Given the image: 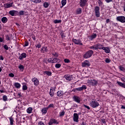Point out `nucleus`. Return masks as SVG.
<instances>
[{"mask_svg":"<svg viewBox=\"0 0 125 125\" xmlns=\"http://www.w3.org/2000/svg\"><path fill=\"white\" fill-rule=\"evenodd\" d=\"M123 8H124V10L125 12V4L123 6Z\"/></svg>","mask_w":125,"mask_h":125,"instance_id":"774afa93","label":"nucleus"},{"mask_svg":"<svg viewBox=\"0 0 125 125\" xmlns=\"http://www.w3.org/2000/svg\"><path fill=\"white\" fill-rule=\"evenodd\" d=\"M90 83L93 86H96V85H97V83H98V81L95 79L91 80L90 81Z\"/></svg>","mask_w":125,"mask_h":125,"instance_id":"1a4fd4ad","label":"nucleus"},{"mask_svg":"<svg viewBox=\"0 0 125 125\" xmlns=\"http://www.w3.org/2000/svg\"><path fill=\"white\" fill-rule=\"evenodd\" d=\"M95 50H97V49H103V45L100 44V43H97V44H95Z\"/></svg>","mask_w":125,"mask_h":125,"instance_id":"2eb2a0df","label":"nucleus"},{"mask_svg":"<svg viewBox=\"0 0 125 125\" xmlns=\"http://www.w3.org/2000/svg\"><path fill=\"white\" fill-rule=\"evenodd\" d=\"M3 48L6 49V50H8V46L7 45H5L3 46Z\"/></svg>","mask_w":125,"mask_h":125,"instance_id":"8fccbe9b","label":"nucleus"},{"mask_svg":"<svg viewBox=\"0 0 125 125\" xmlns=\"http://www.w3.org/2000/svg\"><path fill=\"white\" fill-rule=\"evenodd\" d=\"M6 40L7 41H10V38L9 37V36L8 35L6 36Z\"/></svg>","mask_w":125,"mask_h":125,"instance_id":"052dcab7","label":"nucleus"},{"mask_svg":"<svg viewBox=\"0 0 125 125\" xmlns=\"http://www.w3.org/2000/svg\"><path fill=\"white\" fill-rule=\"evenodd\" d=\"M53 124H56L57 125H58L59 123L55 119H50L48 123V125H53Z\"/></svg>","mask_w":125,"mask_h":125,"instance_id":"4468645a","label":"nucleus"},{"mask_svg":"<svg viewBox=\"0 0 125 125\" xmlns=\"http://www.w3.org/2000/svg\"><path fill=\"white\" fill-rule=\"evenodd\" d=\"M65 63H70V60L68 59H65L64 60Z\"/></svg>","mask_w":125,"mask_h":125,"instance_id":"c03bdc74","label":"nucleus"},{"mask_svg":"<svg viewBox=\"0 0 125 125\" xmlns=\"http://www.w3.org/2000/svg\"><path fill=\"white\" fill-rule=\"evenodd\" d=\"M48 63H60L61 61L57 58H49L47 60Z\"/></svg>","mask_w":125,"mask_h":125,"instance_id":"f03ea898","label":"nucleus"},{"mask_svg":"<svg viewBox=\"0 0 125 125\" xmlns=\"http://www.w3.org/2000/svg\"><path fill=\"white\" fill-rule=\"evenodd\" d=\"M90 106L92 108H97L98 106H100V104H99V103L97 102V101L94 100H92V101L90 103Z\"/></svg>","mask_w":125,"mask_h":125,"instance_id":"7ed1b4c3","label":"nucleus"},{"mask_svg":"<svg viewBox=\"0 0 125 125\" xmlns=\"http://www.w3.org/2000/svg\"><path fill=\"white\" fill-rule=\"evenodd\" d=\"M82 67L83 68L89 67L90 66V62L88 60H85L84 62L82 63Z\"/></svg>","mask_w":125,"mask_h":125,"instance_id":"39448f33","label":"nucleus"},{"mask_svg":"<svg viewBox=\"0 0 125 125\" xmlns=\"http://www.w3.org/2000/svg\"><path fill=\"white\" fill-rule=\"evenodd\" d=\"M105 62L106 63H110V62H111V60L108 59V58H106L105 60Z\"/></svg>","mask_w":125,"mask_h":125,"instance_id":"37998d69","label":"nucleus"},{"mask_svg":"<svg viewBox=\"0 0 125 125\" xmlns=\"http://www.w3.org/2000/svg\"><path fill=\"white\" fill-rule=\"evenodd\" d=\"M95 47H96L95 44L94 45L90 46L89 48H90V49H95Z\"/></svg>","mask_w":125,"mask_h":125,"instance_id":"49530a36","label":"nucleus"},{"mask_svg":"<svg viewBox=\"0 0 125 125\" xmlns=\"http://www.w3.org/2000/svg\"><path fill=\"white\" fill-rule=\"evenodd\" d=\"M13 4V2L10 3H6L4 4V7H5V8H9V7H12Z\"/></svg>","mask_w":125,"mask_h":125,"instance_id":"aec40b11","label":"nucleus"},{"mask_svg":"<svg viewBox=\"0 0 125 125\" xmlns=\"http://www.w3.org/2000/svg\"><path fill=\"white\" fill-rule=\"evenodd\" d=\"M47 110H48V108L47 107L43 108L42 110V114H46V113H47Z\"/></svg>","mask_w":125,"mask_h":125,"instance_id":"b1692460","label":"nucleus"},{"mask_svg":"<svg viewBox=\"0 0 125 125\" xmlns=\"http://www.w3.org/2000/svg\"><path fill=\"white\" fill-rule=\"evenodd\" d=\"M28 45H29V42H25L24 43V46H28Z\"/></svg>","mask_w":125,"mask_h":125,"instance_id":"603ef678","label":"nucleus"},{"mask_svg":"<svg viewBox=\"0 0 125 125\" xmlns=\"http://www.w3.org/2000/svg\"><path fill=\"white\" fill-rule=\"evenodd\" d=\"M36 47H38V48H41V44H38L37 45H36Z\"/></svg>","mask_w":125,"mask_h":125,"instance_id":"13d9d810","label":"nucleus"},{"mask_svg":"<svg viewBox=\"0 0 125 125\" xmlns=\"http://www.w3.org/2000/svg\"><path fill=\"white\" fill-rule=\"evenodd\" d=\"M98 2L99 5H102L103 2H102V1H101V0H98Z\"/></svg>","mask_w":125,"mask_h":125,"instance_id":"5fc2aeb1","label":"nucleus"},{"mask_svg":"<svg viewBox=\"0 0 125 125\" xmlns=\"http://www.w3.org/2000/svg\"><path fill=\"white\" fill-rule=\"evenodd\" d=\"M61 36L62 38H65L66 37L65 35H64V33H61Z\"/></svg>","mask_w":125,"mask_h":125,"instance_id":"6e6d98bb","label":"nucleus"},{"mask_svg":"<svg viewBox=\"0 0 125 125\" xmlns=\"http://www.w3.org/2000/svg\"><path fill=\"white\" fill-rule=\"evenodd\" d=\"M82 12V8H79L77 9L76 13L77 14H81Z\"/></svg>","mask_w":125,"mask_h":125,"instance_id":"c756f323","label":"nucleus"},{"mask_svg":"<svg viewBox=\"0 0 125 125\" xmlns=\"http://www.w3.org/2000/svg\"><path fill=\"white\" fill-rule=\"evenodd\" d=\"M32 83H34V85H35V86H38L40 83V81H39V80L37 79V78H32Z\"/></svg>","mask_w":125,"mask_h":125,"instance_id":"6e6552de","label":"nucleus"},{"mask_svg":"<svg viewBox=\"0 0 125 125\" xmlns=\"http://www.w3.org/2000/svg\"><path fill=\"white\" fill-rule=\"evenodd\" d=\"M87 87H86V85H82V87H80L79 88H76L75 89H74L73 90V91H74V92H76L77 90H78V91H82L84 89H86Z\"/></svg>","mask_w":125,"mask_h":125,"instance_id":"20e7f679","label":"nucleus"},{"mask_svg":"<svg viewBox=\"0 0 125 125\" xmlns=\"http://www.w3.org/2000/svg\"><path fill=\"white\" fill-rule=\"evenodd\" d=\"M121 109H125V105H122Z\"/></svg>","mask_w":125,"mask_h":125,"instance_id":"338daca9","label":"nucleus"},{"mask_svg":"<svg viewBox=\"0 0 125 125\" xmlns=\"http://www.w3.org/2000/svg\"><path fill=\"white\" fill-rule=\"evenodd\" d=\"M122 82H124V83H125V78H122Z\"/></svg>","mask_w":125,"mask_h":125,"instance_id":"69168bd1","label":"nucleus"},{"mask_svg":"<svg viewBox=\"0 0 125 125\" xmlns=\"http://www.w3.org/2000/svg\"><path fill=\"white\" fill-rule=\"evenodd\" d=\"M47 47H43L41 49V51H42V52H47Z\"/></svg>","mask_w":125,"mask_h":125,"instance_id":"cd10ccee","label":"nucleus"},{"mask_svg":"<svg viewBox=\"0 0 125 125\" xmlns=\"http://www.w3.org/2000/svg\"><path fill=\"white\" fill-rule=\"evenodd\" d=\"M72 41L75 44L83 45V43H82V41H81V40L73 39Z\"/></svg>","mask_w":125,"mask_h":125,"instance_id":"9b49d317","label":"nucleus"},{"mask_svg":"<svg viewBox=\"0 0 125 125\" xmlns=\"http://www.w3.org/2000/svg\"><path fill=\"white\" fill-rule=\"evenodd\" d=\"M31 1L33 2H35V3H40L42 2V0H30Z\"/></svg>","mask_w":125,"mask_h":125,"instance_id":"473e14b6","label":"nucleus"},{"mask_svg":"<svg viewBox=\"0 0 125 125\" xmlns=\"http://www.w3.org/2000/svg\"><path fill=\"white\" fill-rule=\"evenodd\" d=\"M117 83L118 85H120V86H121L122 87H123L124 88H125V84L122 83L120 82L119 81L117 82Z\"/></svg>","mask_w":125,"mask_h":125,"instance_id":"5701e85b","label":"nucleus"},{"mask_svg":"<svg viewBox=\"0 0 125 125\" xmlns=\"http://www.w3.org/2000/svg\"><path fill=\"white\" fill-rule=\"evenodd\" d=\"M120 71H122L123 72H125V69L123 66H120Z\"/></svg>","mask_w":125,"mask_h":125,"instance_id":"a18cd8bd","label":"nucleus"},{"mask_svg":"<svg viewBox=\"0 0 125 125\" xmlns=\"http://www.w3.org/2000/svg\"><path fill=\"white\" fill-rule=\"evenodd\" d=\"M64 115H65V111H64L60 113V117H63Z\"/></svg>","mask_w":125,"mask_h":125,"instance_id":"ea45409f","label":"nucleus"},{"mask_svg":"<svg viewBox=\"0 0 125 125\" xmlns=\"http://www.w3.org/2000/svg\"><path fill=\"white\" fill-rule=\"evenodd\" d=\"M83 107H84L85 108H86V109H87L88 110H90V107H89V106L85 104H83Z\"/></svg>","mask_w":125,"mask_h":125,"instance_id":"09e8293b","label":"nucleus"},{"mask_svg":"<svg viewBox=\"0 0 125 125\" xmlns=\"http://www.w3.org/2000/svg\"><path fill=\"white\" fill-rule=\"evenodd\" d=\"M49 94L51 97H52V96L54 95V92L53 91V89H51L50 90Z\"/></svg>","mask_w":125,"mask_h":125,"instance_id":"2f4dec72","label":"nucleus"},{"mask_svg":"<svg viewBox=\"0 0 125 125\" xmlns=\"http://www.w3.org/2000/svg\"><path fill=\"white\" fill-rule=\"evenodd\" d=\"M43 6L45 8H47V7L49 6V3H48V2H45L43 4Z\"/></svg>","mask_w":125,"mask_h":125,"instance_id":"f704fd0d","label":"nucleus"},{"mask_svg":"<svg viewBox=\"0 0 125 125\" xmlns=\"http://www.w3.org/2000/svg\"><path fill=\"white\" fill-rule=\"evenodd\" d=\"M109 22H110V19H107L106 20V23L107 24H108V23H109Z\"/></svg>","mask_w":125,"mask_h":125,"instance_id":"680f3d73","label":"nucleus"},{"mask_svg":"<svg viewBox=\"0 0 125 125\" xmlns=\"http://www.w3.org/2000/svg\"><path fill=\"white\" fill-rule=\"evenodd\" d=\"M73 121L76 123H79V115L78 114V113H74Z\"/></svg>","mask_w":125,"mask_h":125,"instance_id":"9d476101","label":"nucleus"},{"mask_svg":"<svg viewBox=\"0 0 125 125\" xmlns=\"http://www.w3.org/2000/svg\"><path fill=\"white\" fill-rule=\"evenodd\" d=\"M2 98H3V100L4 102L7 101V96L6 95L3 96Z\"/></svg>","mask_w":125,"mask_h":125,"instance_id":"4c0bfd02","label":"nucleus"},{"mask_svg":"<svg viewBox=\"0 0 125 125\" xmlns=\"http://www.w3.org/2000/svg\"><path fill=\"white\" fill-rule=\"evenodd\" d=\"M106 2L109 3V2H111V1H113V0H105Z\"/></svg>","mask_w":125,"mask_h":125,"instance_id":"bf43d9fd","label":"nucleus"},{"mask_svg":"<svg viewBox=\"0 0 125 125\" xmlns=\"http://www.w3.org/2000/svg\"><path fill=\"white\" fill-rule=\"evenodd\" d=\"M93 55V51H92V50H89L83 55V57L85 59H87L88 58H90Z\"/></svg>","mask_w":125,"mask_h":125,"instance_id":"f257e3e1","label":"nucleus"},{"mask_svg":"<svg viewBox=\"0 0 125 125\" xmlns=\"http://www.w3.org/2000/svg\"><path fill=\"white\" fill-rule=\"evenodd\" d=\"M53 107H54V104H50L47 108L48 109L49 108H53Z\"/></svg>","mask_w":125,"mask_h":125,"instance_id":"79ce46f5","label":"nucleus"},{"mask_svg":"<svg viewBox=\"0 0 125 125\" xmlns=\"http://www.w3.org/2000/svg\"><path fill=\"white\" fill-rule=\"evenodd\" d=\"M116 20L121 23H125V17L123 16L117 17Z\"/></svg>","mask_w":125,"mask_h":125,"instance_id":"423d86ee","label":"nucleus"},{"mask_svg":"<svg viewBox=\"0 0 125 125\" xmlns=\"http://www.w3.org/2000/svg\"><path fill=\"white\" fill-rule=\"evenodd\" d=\"M103 50H104L105 53H110V52L111 51L109 47H104V48H103Z\"/></svg>","mask_w":125,"mask_h":125,"instance_id":"6ab92c4d","label":"nucleus"},{"mask_svg":"<svg viewBox=\"0 0 125 125\" xmlns=\"http://www.w3.org/2000/svg\"><path fill=\"white\" fill-rule=\"evenodd\" d=\"M27 57V54L25 53H22L19 57V59L20 60H23L24 58H26Z\"/></svg>","mask_w":125,"mask_h":125,"instance_id":"dca6fc26","label":"nucleus"},{"mask_svg":"<svg viewBox=\"0 0 125 125\" xmlns=\"http://www.w3.org/2000/svg\"><path fill=\"white\" fill-rule=\"evenodd\" d=\"M10 120V125H13L14 123V120H13V118L11 117H9Z\"/></svg>","mask_w":125,"mask_h":125,"instance_id":"c85d7f7f","label":"nucleus"},{"mask_svg":"<svg viewBox=\"0 0 125 125\" xmlns=\"http://www.w3.org/2000/svg\"><path fill=\"white\" fill-rule=\"evenodd\" d=\"M15 13H18V11L15 10H11L9 12V14L11 15V16H15Z\"/></svg>","mask_w":125,"mask_h":125,"instance_id":"412c9836","label":"nucleus"},{"mask_svg":"<svg viewBox=\"0 0 125 125\" xmlns=\"http://www.w3.org/2000/svg\"><path fill=\"white\" fill-rule=\"evenodd\" d=\"M19 68L20 69V70H24V66L23 65H20L19 66Z\"/></svg>","mask_w":125,"mask_h":125,"instance_id":"de8ad7c7","label":"nucleus"},{"mask_svg":"<svg viewBox=\"0 0 125 125\" xmlns=\"http://www.w3.org/2000/svg\"><path fill=\"white\" fill-rule=\"evenodd\" d=\"M1 21L2 23L5 24V23H6L7 22V18L4 17L1 19Z\"/></svg>","mask_w":125,"mask_h":125,"instance_id":"bb28decb","label":"nucleus"},{"mask_svg":"<svg viewBox=\"0 0 125 125\" xmlns=\"http://www.w3.org/2000/svg\"><path fill=\"white\" fill-rule=\"evenodd\" d=\"M63 95H64V92L62 90L58 91L57 93V96L59 97H63Z\"/></svg>","mask_w":125,"mask_h":125,"instance_id":"a211bd4d","label":"nucleus"},{"mask_svg":"<svg viewBox=\"0 0 125 125\" xmlns=\"http://www.w3.org/2000/svg\"><path fill=\"white\" fill-rule=\"evenodd\" d=\"M61 67V63H56L55 64V67L57 68V69H59Z\"/></svg>","mask_w":125,"mask_h":125,"instance_id":"e433bc0d","label":"nucleus"},{"mask_svg":"<svg viewBox=\"0 0 125 125\" xmlns=\"http://www.w3.org/2000/svg\"><path fill=\"white\" fill-rule=\"evenodd\" d=\"M61 22H62V21H61V20H55L54 21V23H55V24H57V23H61Z\"/></svg>","mask_w":125,"mask_h":125,"instance_id":"c9c22d12","label":"nucleus"},{"mask_svg":"<svg viewBox=\"0 0 125 125\" xmlns=\"http://www.w3.org/2000/svg\"><path fill=\"white\" fill-rule=\"evenodd\" d=\"M67 3V0H62V6H64L66 3Z\"/></svg>","mask_w":125,"mask_h":125,"instance_id":"72a5a7b5","label":"nucleus"},{"mask_svg":"<svg viewBox=\"0 0 125 125\" xmlns=\"http://www.w3.org/2000/svg\"><path fill=\"white\" fill-rule=\"evenodd\" d=\"M14 85L16 88H20L21 87V84L19 83H15Z\"/></svg>","mask_w":125,"mask_h":125,"instance_id":"393cba45","label":"nucleus"},{"mask_svg":"<svg viewBox=\"0 0 125 125\" xmlns=\"http://www.w3.org/2000/svg\"><path fill=\"white\" fill-rule=\"evenodd\" d=\"M101 122L102 123H103V124H106V121H105V119H102Z\"/></svg>","mask_w":125,"mask_h":125,"instance_id":"4d7b16f0","label":"nucleus"},{"mask_svg":"<svg viewBox=\"0 0 125 125\" xmlns=\"http://www.w3.org/2000/svg\"><path fill=\"white\" fill-rule=\"evenodd\" d=\"M39 125H44V124H43L42 122H40L39 123Z\"/></svg>","mask_w":125,"mask_h":125,"instance_id":"e2e57ef3","label":"nucleus"},{"mask_svg":"<svg viewBox=\"0 0 125 125\" xmlns=\"http://www.w3.org/2000/svg\"><path fill=\"white\" fill-rule=\"evenodd\" d=\"M32 39L33 41H36V37L34 36H32Z\"/></svg>","mask_w":125,"mask_h":125,"instance_id":"0e129e2a","label":"nucleus"},{"mask_svg":"<svg viewBox=\"0 0 125 125\" xmlns=\"http://www.w3.org/2000/svg\"><path fill=\"white\" fill-rule=\"evenodd\" d=\"M100 8L99 6H96L95 8V12L96 17H100Z\"/></svg>","mask_w":125,"mask_h":125,"instance_id":"0eeeda50","label":"nucleus"},{"mask_svg":"<svg viewBox=\"0 0 125 125\" xmlns=\"http://www.w3.org/2000/svg\"><path fill=\"white\" fill-rule=\"evenodd\" d=\"M19 16H21V15H24V11H20L19 13Z\"/></svg>","mask_w":125,"mask_h":125,"instance_id":"a19ab883","label":"nucleus"},{"mask_svg":"<svg viewBox=\"0 0 125 125\" xmlns=\"http://www.w3.org/2000/svg\"><path fill=\"white\" fill-rule=\"evenodd\" d=\"M44 74L47 75V76H51L52 75V73L49 71H44Z\"/></svg>","mask_w":125,"mask_h":125,"instance_id":"a878e982","label":"nucleus"},{"mask_svg":"<svg viewBox=\"0 0 125 125\" xmlns=\"http://www.w3.org/2000/svg\"><path fill=\"white\" fill-rule=\"evenodd\" d=\"M63 78L66 80L67 82H70V81H72V80H73V77L69 75H64L63 76Z\"/></svg>","mask_w":125,"mask_h":125,"instance_id":"ddd939ff","label":"nucleus"},{"mask_svg":"<svg viewBox=\"0 0 125 125\" xmlns=\"http://www.w3.org/2000/svg\"><path fill=\"white\" fill-rule=\"evenodd\" d=\"M9 76L11 77V78H13V77H14V74L11 73L10 74H9Z\"/></svg>","mask_w":125,"mask_h":125,"instance_id":"3c124183","label":"nucleus"},{"mask_svg":"<svg viewBox=\"0 0 125 125\" xmlns=\"http://www.w3.org/2000/svg\"><path fill=\"white\" fill-rule=\"evenodd\" d=\"M96 37H97V34H96V33H94L91 36L89 37V39L90 40V41H92V40L95 39Z\"/></svg>","mask_w":125,"mask_h":125,"instance_id":"4be33fe9","label":"nucleus"},{"mask_svg":"<svg viewBox=\"0 0 125 125\" xmlns=\"http://www.w3.org/2000/svg\"><path fill=\"white\" fill-rule=\"evenodd\" d=\"M28 89V87L26 85H23L22 86V90H27Z\"/></svg>","mask_w":125,"mask_h":125,"instance_id":"58836bf2","label":"nucleus"},{"mask_svg":"<svg viewBox=\"0 0 125 125\" xmlns=\"http://www.w3.org/2000/svg\"><path fill=\"white\" fill-rule=\"evenodd\" d=\"M73 99L75 102H77V103H81V98L79 97H78L77 96H74L73 97Z\"/></svg>","mask_w":125,"mask_h":125,"instance_id":"f3484780","label":"nucleus"},{"mask_svg":"<svg viewBox=\"0 0 125 125\" xmlns=\"http://www.w3.org/2000/svg\"><path fill=\"white\" fill-rule=\"evenodd\" d=\"M32 111H33V108L32 107H29L27 108L26 112L28 114H31V113H32Z\"/></svg>","mask_w":125,"mask_h":125,"instance_id":"7c9ffc66","label":"nucleus"},{"mask_svg":"<svg viewBox=\"0 0 125 125\" xmlns=\"http://www.w3.org/2000/svg\"><path fill=\"white\" fill-rule=\"evenodd\" d=\"M86 2H87V0H80L79 2L80 6L83 7L86 4Z\"/></svg>","mask_w":125,"mask_h":125,"instance_id":"f8f14e48","label":"nucleus"},{"mask_svg":"<svg viewBox=\"0 0 125 125\" xmlns=\"http://www.w3.org/2000/svg\"><path fill=\"white\" fill-rule=\"evenodd\" d=\"M52 55H53V56L55 57V58H56V57H58V55L56 53H55V54H52Z\"/></svg>","mask_w":125,"mask_h":125,"instance_id":"864d4df0","label":"nucleus"}]
</instances>
